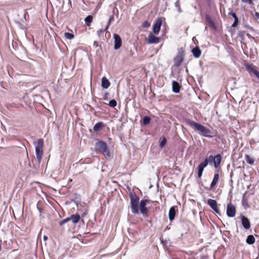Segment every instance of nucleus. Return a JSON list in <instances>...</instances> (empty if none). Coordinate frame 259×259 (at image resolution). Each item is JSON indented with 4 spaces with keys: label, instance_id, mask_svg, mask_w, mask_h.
<instances>
[{
    "label": "nucleus",
    "instance_id": "nucleus-32",
    "mask_svg": "<svg viewBox=\"0 0 259 259\" xmlns=\"http://www.w3.org/2000/svg\"><path fill=\"white\" fill-rule=\"evenodd\" d=\"M175 7L177 8L178 11L179 12H181V10L180 8V0H177L175 4Z\"/></svg>",
    "mask_w": 259,
    "mask_h": 259
},
{
    "label": "nucleus",
    "instance_id": "nucleus-42",
    "mask_svg": "<svg viewBox=\"0 0 259 259\" xmlns=\"http://www.w3.org/2000/svg\"><path fill=\"white\" fill-rule=\"evenodd\" d=\"M44 240H47L48 239V237L46 236H44Z\"/></svg>",
    "mask_w": 259,
    "mask_h": 259
},
{
    "label": "nucleus",
    "instance_id": "nucleus-39",
    "mask_svg": "<svg viewBox=\"0 0 259 259\" xmlns=\"http://www.w3.org/2000/svg\"><path fill=\"white\" fill-rule=\"evenodd\" d=\"M257 77V78L259 79V71H258L257 70H256V72H255V73L254 74Z\"/></svg>",
    "mask_w": 259,
    "mask_h": 259
},
{
    "label": "nucleus",
    "instance_id": "nucleus-18",
    "mask_svg": "<svg viewBox=\"0 0 259 259\" xmlns=\"http://www.w3.org/2000/svg\"><path fill=\"white\" fill-rule=\"evenodd\" d=\"M176 215V209L175 207L174 206L171 207L169 210L168 213V218L170 221H172L174 220L175 217Z\"/></svg>",
    "mask_w": 259,
    "mask_h": 259
},
{
    "label": "nucleus",
    "instance_id": "nucleus-12",
    "mask_svg": "<svg viewBox=\"0 0 259 259\" xmlns=\"http://www.w3.org/2000/svg\"><path fill=\"white\" fill-rule=\"evenodd\" d=\"M241 223L244 228L248 230L250 228V223L248 219L244 215H241Z\"/></svg>",
    "mask_w": 259,
    "mask_h": 259
},
{
    "label": "nucleus",
    "instance_id": "nucleus-30",
    "mask_svg": "<svg viewBox=\"0 0 259 259\" xmlns=\"http://www.w3.org/2000/svg\"><path fill=\"white\" fill-rule=\"evenodd\" d=\"M114 16L113 15L111 16L110 17L109 19L108 22L107 23V26L106 27V28H105V29H104V31H106L107 30V29H108V27L110 25V23H111L112 21H114Z\"/></svg>",
    "mask_w": 259,
    "mask_h": 259
},
{
    "label": "nucleus",
    "instance_id": "nucleus-13",
    "mask_svg": "<svg viewBox=\"0 0 259 259\" xmlns=\"http://www.w3.org/2000/svg\"><path fill=\"white\" fill-rule=\"evenodd\" d=\"M159 38L150 33L148 36L147 42L150 44H158L159 42Z\"/></svg>",
    "mask_w": 259,
    "mask_h": 259
},
{
    "label": "nucleus",
    "instance_id": "nucleus-17",
    "mask_svg": "<svg viewBox=\"0 0 259 259\" xmlns=\"http://www.w3.org/2000/svg\"><path fill=\"white\" fill-rule=\"evenodd\" d=\"M193 56L196 58L200 57L201 54V51L198 47H196L192 49V50Z\"/></svg>",
    "mask_w": 259,
    "mask_h": 259
},
{
    "label": "nucleus",
    "instance_id": "nucleus-27",
    "mask_svg": "<svg viewBox=\"0 0 259 259\" xmlns=\"http://www.w3.org/2000/svg\"><path fill=\"white\" fill-rule=\"evenodd\" d=\"M206 19L207 21L208 22V23L209 24V26L211 27H212L213 28H215V24L214 23L213 21L211 19V18H210V17L209 16L207 15L206 16Z\"/></svg>",
    "mask_w": 259,
    "mask_h": 259
},
{
    "label": "nucleus",
    "instance_id": "nucleus-15",
    "mask_svg": "<svg viewBox=\"0 0 259 259\" xmlns=\"http://www.w3.org/2000/svg\"><path fill=\"white\" fill-rule=\"evenodd\" d=\"M172 91L175 93H179L180 90V85L178 82H177L176 81H172Z\"/></svg>",
    "mask_w": 259,
    "mask_h": 259
},
{
    "label": "nucleus",
    "instance_id": "nucleus-10",
    "mask_svg": "<svg viewBox=\"0 0 259 259\" xmlns=\"http://www.w3.org/2000/svg\"><path fill=\"white\" fill-rule=\"evenodd\" d=\"M207 203L217 213L221 214L220 210L218 208V203L216 200L209 199L207 201Z\"/></svg>",
    "mask_w": 259,
    "mask_h": 259
},
{
    "label": "nucleus",
    "instance_id": "nucleus-37",
    "mask_svg": "<svg viewBox=\"0 0 259 259\" xmlns=\"http://www.w3.org/2000/svg\"><path fill=\"white\" fill-rule=\"evenodd\" d=\"M166 140L165 138H164L162 141L160 142V146L161 147H163L165 144H166Z\"/></svg>",
    "mask_w": 259,
    "mask_h": 259
},
{
    "label": "nucleus",
    "instance_id": "nucleus-31",
    "mask_svg": "<svg viewBox=\"0 0 259 259\" xmlns=\"http://www.w3.org/2000/svg\"><path fill=\"white\" fill-rule=\"evenodd\" d=\"M108 105L111 107H115L116 105H117V102L116 101V100L113 99V100H111L109 101V104Z\"/></svg>",
    "mask_w": 259,
    "mask_h": 259
},
{
    "label": "nucleus",
    "instance_id": "nucleus-19",
    "mask_svg": "<svg viewBox=\"0 0 259 259\" xmlns=\"http://www.w3.org/2000/svg\"><path fill=\"white\" fill-rule=\"evenodd\" d=\"M80 218V215L78 214H72L69 217V220L71 221L74 224L77 223L79 222Z\"/></svg>",
    "mask_w": 259,
    "mask_h": 259
},
{
    "label": "nucleus",
    "instance_id": "nucleus-23",
    "mask_svg": "<svg viewBox=\"0 0 259 259\" xmlns=\"http://www.w3.org/2000/svg\"><path fill=\"white\" fill-rule=\"evenodd\" d=\"M246 242L247 244L252 245L255 242V238L252 235H250L247 236Z\"/></svg>",
    "mask_w": 259,
    "mask_h": 259
},
{
    "label": "nucleus",
    "instance_id": "nucleus-33",
    "mask_svg": "<svg viewBox=\"0 0 259 259\" xmlns=\"http://www.w3.org/2000/svg\"><path fill=\"white\" fill-rule=\"evenodd\" d=\"M69 217L68 218H67L63 220H61V221L59 222V225L60 226H62L65 223L68 222V221H69Z\"/></svg>",
    "mask_w": 259,
    "mask_h": 259
},
{
    "label": "nucleus",
    "instance_id": "nucleus-7",
    "mask_svg": "<svg viewBox=\"0 0 259 259\" xmlns=\"http://www.w3.org/2000/svg\"><path fill=\"white\" fill-rule=\"evenodd\" d=\"M162 23V18L159 17L157 18L153 26V32L155 35H158L161 28Z\"/></svg>",
    "mask_w": 259,
    "mask_h": 259
},
{
    "label": "nucleus",
    "instance_id": "nucleus-1",
    "mask_svg": "<svg viewBox=\"0 0 259 259\" xmlns=\"http://www.w3.org/2000/svg\"><path fill=\"white\" fill-rule=\"evenodd\" d=\"M185 122L187 124L189 125L192 127H194L195 130L197 131V132L202 134L203 136L208 137H211L210 135L211 133L210 131L205 126L198 123L193 121L190 119H186Z\"/></svg>",
    "mask_w": 259,
    "mask_h": 259
},
{
    "label": "nucleus",
    "instance_id": "nucleus-16",
    "mask_svg": "<svg viewBox=\"0 0 259 259\" xmlns=\"http://www.w3.org/2000/svg\"><path fill=\"white\" fill-rule=\"evenodd\" d=\"M35 149V154L36 158L39 163L40 162L42 154H43V150L42 149Z\"/></svg>",
    "mask_w": 259,
    "mask_h": 259
},
{
    "label": "nucleus",
    "instance_id": "nucleus-41",
    "mask_svg": "<svg viewBox=\"0 0 259 259\" xmlns=\"http://www.w3.org/2000/svg\"><path fill=\"white\" fill-rule=\"evenodd\" d=\"M245 204H247V203L245 201V200L243 199L242 200V204H243V205L245 206Z\"/></svg>",
    "mask_w": 259,
    "mask_h": 259
},
{
    "label": "nucleus",
    "instance_id": "nucleus-44",
    "mask_svg": "<svg viewBox=\"0 0 259 259\" xmlns=\"http://www.w3.org/2000/svg\"><path fill=\"white\" fill-rule=\"evenodd\" d=\"M108 95H109V94H108V93H106V94H105V96H107Z\"/></svg>",
    "mask_w": 259,
    "mask_h": 259
},
{
    "label": "nucleus",
    "instance_id": "nucleus-3",
    "mask_svg": "<svg viewBox=\"0 0 259 259\" xmlns=\"http://www.w3.org/2000/svg\"><path fill=\"white\" fill-rule=\"evenodd\" d=\"M131 208L132 211L134 214H138L139 198L136 195L131 196Z\"/></svg>",
    "mask_w": 259,
    "mask_h": 259
},
{
    "label": "nucleus",
    "instance_id": "nucleus-14",
    "mask_svg": "<svg viewBox=\"0 0 259 259\" xmlns=\"http://www.w3.org/2000/svg\"><path fill=\"white\" fill-rule=\"evenodd\" d=\"M102 87L104 89H108L110 85V81L107 79L106 77H103L101 80Z\"/></svg>",
    "mask_w": 259,
    "mask_h": 259
},
{
    "label": "nucleus",
    "instance_id": "nucleus-21",
    "mask_svg": "<svg viewBox=\"0 0 259 259\" xmlns=\"http://www.w3.org/2000/svg\"><path fill=\"white\" fill-rule=\"evenodd\" d=\"M245 67L248 72L253 74H254L255 72H256L257 70L255 69V67L252 64H247L245 65Z\"/></svg>",
    "mask_w": 259,
    "mask_h": 259
},
{
    "label": "nucleus",
    "instance_id": "nucleus-28",
    "mask_svg": "<svg viewBox=\"0 0 259 259\" xmlns=\"http://www.w3.org/2000/svg\"><path fill=\"white\" fill-rule=\"evenodd\" d=\"M150 118L149 116H145L143 119V123L144 125H147L150 122Z\"/></svg>",
    "mask_w": 259,
    "mask_h": 259
},
{
    "label": "nucleus",
    "instance_id": "nucleus-2",
    "mask_svg": "<svg viewBox=\"0 0 259 259\" xmlns=\"http://www.w3.org/2000/svg\"><path fill=\"white\" fill-rule=\"evenodd\" d=\"M95 151L97 153L102 154L107 157H110L111 154L107 144L102 141H99L95 145Z\"/></svg>",
    "mask_w": 259,
    "mask_h": 259
},
{
    "label": "nucleus",
    "instance_id": "nucleus-25",
    "mask_svg": "<svg viewBox=\"0 0 259 259\" xmlns=\"http://www.w3.org/2000/svg\"><path fill=\"white\" fill-rule=\"evenodd\" d=\"M245 160L247 163H248L249 164L252 165L254 164V159L253 157H250L248 155H245Z\"/></svg>",
    "mask_w": 259,
    "mask_h": 259
},
{
    "label": "nucleus",
    "instance_id": "nucleus-36",
    "mask_svg": "<svg viewBox=\"0 0 259 259\" xmlns=\"http://www.w3.org/2000/svg\"><path fill=\"white\" fill-rule=\"evenodd\" d=\"M238 23H239L238 19H236L235 20H234V22L233 24H232V27H236L238 25Z\"/></svg>",
    "mask_w": 259,
    "mask_h": 259
},
{
    "label": "nucleus",
    "instance_id": "nucleus-40",
    "mask_svg": "<svg viewBox=\"0 0 259 259\" xmlns=\"http://www.w3.org/2000/svg\"><path fill=\"white\" fill-rule=\"evenodd\" d=\"M255 16L257 19H258V18H259V13H258V12H255Z\"/></svg>",
    "mask_w": 259,
    "mask_h": 259
},
{
    "label": "nucleus",
    "instance_id": "nucleus-22",
    "mask_svg": "<svg viewBox=\"0 0 259 259\" xmlns=\"http://www.w3.org/2000/svg\"><path fill=\"white\" fill-rule=\"evenodd\" d=\"M104 124L102 122H99L96 123L94 127L93 130L95 132H98L101 130L102 127H103Z\"/></svg>",
    "mask_w": 259,
    "mask_h": 259
},
{
    "label": "nucleus",
    "instance_id": "nucleus-5",
    "mask_svg": "<svg viewBox=\"0 0 259 259\" xmlns=\"http://www.w3.org/2000/svg\"><path fill=\"white\" fill-rule=\"evenodd\" d=\"M205 159H207L208 160V163L210 164H211V163H213L215 168H218L221 164L222 156L219 154L215 156L210 155L209 157H206Z\"/></svg>",
    "mask_w": 259,
    "mask_h": 259
},
{
    "label": "nucleus",
    "instance_id": "nucleus-6",
    "mask_svg": "<svg viewBox=\"0 0 259 259\" xmlns=\"http://www.w3.org/2000/svg\"><path fill=\"white\" fill-rule=\"evenodd\" d=\"M149 201L147 199L142 200L139 205V210L140 212L143 214L144 217H147V213L148 211V208L146 207L147 203Z\"/></svg>",
    "mask_w": 259,
    "mask_h": 259
},
{
    "label": "nucleus",
    "instance_id": "nucleus-11",
    "mask_svg": "<svg viewBox=\"0 0 259 259\" xmlns=\"http://www.w3.org/2000/svg\"><path fill=\"white\" fill-rule=\"evenodd\" d=\"M113 38L114 39V47L115 50L119 49L121 46V39L118 34H114L113 35Z\"/></svg>",
    "mask_w": 259,
    "mask_h": 259
},
{
    "label": "nucleus",
    "instance_id": "nucleus-38",
    "mask_svg": "<svg viewBox=\"0 0 259 259\" xmlns=\"http://www.w3.org/2000/svg\"><path fill=\"white\" fill-rule=\"evenodd\" d=\"M230 14L234 18V20H235L236 19H238V17L237 16L236 14L235 13H232Z\"/></svg>",
    "mask_w": 259,
    "mask_h": 259
},
{
    "label": "nucleus",
    "instance_id": "nucleus-29",
    "mask_svg": "<svg viewBox=\"0 0 259 259\" xmlns=\"http://www.w3.org/2000/svg\"><path fill=\"white\" fill-rule=\"evenodd\" d=\"M64 36L65 37V38H66L68 39H72L74 37V36L73 34L69 33V32H65L64 33Z\"/></svg>",
    "mask_w": 259,
    "mask_h": 259
},
{
    "label": "nucleus",
    "instance_id": "nucleus-26",
    "mask_svg": "<svg viewBox=\"0 0 259 259\" xmlns=\"http://www.w3.org/2000/svg\"><path fill=\"white\" fill-rule=\"evenodd\" d=\"M93 17L91 15H89L88 16H87L85 19H84V21L85 22V24L88 26H90L91 25V23H92V22L93 21Z\"/></svg>",
    "mask_w": 259,
    "mask_h": 259
},
{
    "label": "nucleus",
    "instance_id": "nucleus-20",
    "mask_svg": "<svg viewBox=\"0 0 259 259\" xmlns=\"http://www.w3.org/2000/svg\"><path fill=\"white\" fill-rule=\"evenodd\" d=\"M219 179V174L217 173L214 174L212 182L210 184V189L213 188L217 184Z\"/></svg>",
    "mask_w": 259,
    "mask_h": 259
},
{
    "label": "nucleus",
    "instance_id": "nucleus-35",
    "mask_svg": "<svg viewBox=\"0 0 259 259\" xmlns=\"http://www.w3.org/2000/svg\"><path fill=\"white\" fill-rule=\"evenodd\" d=\"M254 0H241V2L243 3H246L249 5L253 4V1Z\"/></svg>",
    "mask_w": 259,
    "mask_h": 259
},
{
    "label": "nucleus",
    "instance_id": "nucleus-8",
    "mask_svg": "<svg viewBox=\"0 0 259 259\" xmlns=\"http://www.w3.org/2000/svg\"><path fill=\"white\" fill-rule=\"evenodd\" d=\"M227 214L230 218L234 217L236 214V208L232 203L228 204L227 207Z\"/></svg>",
    "mask_w": 259,
    "mask_h": 259
},
{
    "label": "nucleus",
    "instance_id": "nucleus-9",
    "mask_svg": "<svg viewBox=\"0 0 259 259\" xmlns=\"http://www.w3.org/2000/svg\"><path fill=\"white\" fill-rule=\"evenodd\" d=\"M209 164L208 160L207 159L204 160V161L201 162L198 166V177L201 178L202 175V172L204 168L207 166Z\"/></svg>",
    "mask_w": 259,
    "mask_h": 259
},
{
    "label": "nucleus",
    "instance_id": "nucleus-34",
    "mask_svg": "<svg viewBox=\"0 0 259 259\" xmlns=\"http://www.w3.org/2000/svg\"><path fill=\"white\" fill-rule=\"evenodd\" d=\"M150 26V23L148 21H145L142 24V26L144 28L149 27Z\"/></svg>",
    "mask_w": 259,
    "mask_h": 259
},
{
    "label": "nucleus",
    "instance_id": "nucleus-43",
    "mask_svg": "<svg viewBox=\"0 0 259 259\" xmlns=\"http://www.w3.org/2000/svg\"><path fill=\"white\" fill-rule=\"evenodd\" d=\"M256 95L259 97V91L256 92Z\"/></svg>",
    "mask_w": 259,
    "mask_h": 259
},
{
    "label": "nucleus",
    "instance_id": "nucleus-4",
    "mask_svg": "<svg viewBox=\"0 0 259 259\" xmlns=\"http://www.w3.org/2000/svg\"><path fill=\"white\" fill-rule=\"evenodd\" d=\"M185 52L182 48L178 50V54L174 59V66L178 67L181 65L184 60Z\"/></svg>",
    "mask_w": 259,
    "mask_h": 259
},
{
    "label": "nucleus",
    "instance_id": "nucleus-24",
    "mask_svg": "<svg viewBox=\"0 0 259 259\" xmlns=\"http://www.w3.org/2000/svg\"><path fill=\"white\" fill-rule=\"evenodd\" d=\"M44 146V140L42 139L38 140L37 142L35 143V149H42Z\"/></svg>",
    "mask_w": 259,
    "mask_h": 259
}]
</instances>
